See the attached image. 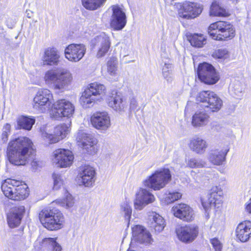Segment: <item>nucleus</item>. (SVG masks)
<instances>
[{
    "instance_id": "nucleus-1",
    "label": "nucleus",
    "mask_w": 251,
    "mask_h": 251,
    "mask_svg": "<svg viewBox=\"0 0 251 251\" xmlns=\"http://www.w3.org/2000/svg\"><path fill=\"white\" fill-rule=\"evenodd\" d=\"M32 143L27 137H21L9 142L7 155L10 163L17 166L25 165L32 156Z\"/></svg>"
},
{
    "instance_id": "nucleus-2",
    "label": "nucleus",
    "mask_w": 251,
    "mask_h": 251,
    "mask_svg": "<svg viewBox=\"0 0 251 251\" xmlns=\"http://www.w3.org/2000/svg\"><path fill=\"white\" fill-rule=\"evenodd\" d=\"M73 76L71 72L64 68L51 69L44 74V80L48 86H52L53 89L63 92L73 81Z\"/></svg>"
},
{
    "instance_id": "nucleus-3",
    "label": "nucleus",
    "mask_w": 251,
    "mask_h": 251,
    "mask_svg": "<svg viewBox=\"0 0 251 251\" xmlns=\"http://www.w3.org/2000/svg\"><path fill=\"white\" fill-rule=\"evenodd\" d=\"M1 187L5 197L14 201L23 200L29 195L28 187L16 179H5L2 182Z\"/></svg>"
},
{
    "instance_id": "nucleus-4",
    "label": "nucleus",
    "mask_w": 251,
    "mask_h": 251,
    "mask_svg": "<svg viewBox=\"0 0 251 251\" xmlns=\"http://www.w3.org/2000/svg\"><path fill=\"white\" fill-rule=\"evenodd\" d=\"M41 223L50 230H56L61 228L64 222L63 214L56 208H45L39 214Z\"/></svg>"
},
{
    "instance_id": "nucleus-5",
    "label": "nucleus",
    "mask_w": 251,
    "mask_h": 251,
    "mask_svg": "<svg viewBox=\"0 0 251 251\" xmlns=\"http://www.w3.org/2000/svg\"><path fill=\"white\" fill-rule=\"evenodd\" d=\"M172 175L168 168H160L144 181L145 186L155 191L164 188L171 180Z\"/></svg>"
},
{
    "instance_id": "nucleus-6",
    "label": "nucleus",
    "mask_w": 251,
    "mask_h": 251,
    "mask_svg": "<svg viewBox=\"0 0 251 251\" xmlns=\"http://www.w3.org/2000/svg\"><path fill=\"white\" fill-rule=\"evenodd\" d=\"M208 32L216 40L231 39L235 36V29L233 25L225 21H218L211 24L208 27Z\"/></svg>"
},
{
    "instance_id": "nucleus-7",
    "label": "nucleus",
    "mask_w": 251,
    "mask_h": 251,
    "mask_svg": "<svg viewBox=\"0 0 251 251\" xmlns=\"http://www.w3.org/2000/svg\"><path fill=\"white\" fill-rule=\"evenodd\" d=\"M197 100L203 103L205 107L212 112H218L223 105V101L221 98L211 91L200 92L197 96Z\"/></svg>"
},
{
    "instance_id": "nucleus-8",
    "label": "nucleus",
    "mask_w": 251,
    "mask_h": 251,
    "mask_svg": "<svg viewBox=\"0 0 251 251\" xmlns=\"http://www.w3.org/2000/svg\"><path fill=\"white\" fill-rule=\"evenodd\" d=\"M202 10L201 3L186 0L179 4L178 15L182 19L193 20L199 17Z\"/></svg>"
},
{
    "instance_id": "nucleus-9",
    "label": "nucleus",
    "mask_w": 251,
    "mask_h": 251,
    "mask_svg": "<svg viewBox=\"0 0 251 251\" xmlns=\"http://www.w3.org/2000/svg\"><path fill=\"white\" fill-rule=\"evenodd\" d=\"M69 131L68 126L65 124L55 126L52 133L50 132L47 126H43L40 129L42 139L49 144L58 142L65 137Z\"/></svg>"
},
{
    "instance_id": "nucleus-10",
    "label": "nucleus",
    "mask_w": 251,
    "mask_h": 251,
    "mask_svg": "<svg viewBox=\"0 0 251 251\" xmlns=\"http://www.w3.org/2000/svg\"><path fill=\"white\" fill-rule=\"evenodd\" d=\"M198 75L201 81L209 85L215 84L220 78L219 75L214 67L206 62L199 65Z\"/></svg>"
},
{
    "instance_id": "nucleus-11",
    "label": "nucleus",
    "mask_w": 251,
    "mask_h": 251,
    "mask_svg": "<svg viewBox=\"0 0 251 251\" xmlns=\"http://www.w3.org/2000/svg\"><path fill=\"white\" fill-rule=\"evenodd\" d=\"M52 100L53 96L50 90L41 89L37 92L33 99V108L44 113L50 109Z\"/></svg>"
},
{
    "instance_id": "nucleus-12",
    "label": "nucleus",
    "mask_w": 251,
    "mask_h": 251,
    "mask_svg": "<svg viewBox=\"0 0 251 251\" xmlns=\"http://www.w3.org/2000/svg\"><path fill=\"white\" fill-rule=\"evenodd\" d=\"M223 192L219 186H213L206 198L201 199V203L205 211L212 206L219 208L222 206Z\"/></svg>"
},
{
    "instance_id": "nucleus-13",
    "label": "nucleus",
    "mask_w": 251,
    "mask_h": 251,
    "mask_svg": "<svg viewBox=\"0 0 251 251\" xmlns=\"http://www.w3.org/2000/svg\"><path fill=\"white\" fill-rule=\"evenodd\" d=\"M75 109V106L72 102L67 100L61 99L54 103L52 115L56 119L62 117L70 118L73 116Z\"/></svg>"
},
{
    "instance_id": "nucleus-14",
    "label": "nucleus",
    "mask_w": 251,
    "mask_h": 251,
    "mask_svg": "<svg viewBox=\"0 0 251 251\" xmlns=\"http://www.w3.org/2000/svg\"><path fill=\"white\" fill-rule=\"evenodd\" d=\"M79 146L83 151L90 154H95L97 151V140L92 134L82 131H79L76 138Z\"/></svg>"
},
{
    "instance_id": "nucleus-15",
    "label": "nucleus",
    "mask_w": 251,
    "mask_h": 251,
    "mask_svg": "<svg viewBox=\"0 0 251 251\" xmlns=\"http://www.w3.org/2000/svg\"><path fill=\"white\" fill-rule=\"evenodd\" d=\"M74 159L73 152L69 150L58 149L52 153V162L58 168L70 167L73 164Z\"/></svg>"
},
{
    "instance_id": "nucleus-16",
    "label": "nucleus",
    "mask_w": 251,
    "mask_h": 251,
    "mask_svg": "<svg viewBox=\"0 0 251 251\" xmlns=\"http://www.w3.org/2000/svg\"><path fill=\"white\" fill-rule=\"evenodd\" d=\"M155 200V197L149 190L140 188L135 193L134 207L137 210H141L146 205L153 202Z\"/></svg>"
},
{
    "instance_id": "nucleus-17",
    "label": "nucleus",
    "mask_w": 251,
    "mask_h": 251,
    "mask_svg": "<svg viewBox=\"0 0 251 251\" xmlns=\"http://www.w3.org/2000/svg\"><path fill=\"white\" fill-rule=\"evenodd\" d=\"M110 46L109 37L104 33L97 36L91 41L92 47L97 50L98 58L104 56L108 52Z\"/></svg>"
},
{
    "instance_id": "nucleus-18",
    "label": "nucleus",
    "mask_w": 251,
    "mask_h": 251,
    "mask_svg": "<svg viewBox=\"0 0 251 251\" xmlns=\"http://www.w3.org/2000/svg\"><path fill=\"white\" fill-rule=\"evenodd\" d=\"M112 14L110 18V26L115 30H122L126 24V17L123 9L118 5L111 6Z\"/></svg>"
},
{
    "instance_id": "nucleus-19",
    "label": "nucleus",
    "mask_w": 251,
    "mask_h": 251,
    "mask_svg": "<svg viewBox=\"0 0 251 251\" xmlns=\"http://www.w3.org/2000/svg\"><path fill=\"white\" fill-rule=\"evenodd\" d=\"M178 239L184 243H190L194 241L199 233L197 226L189 225L185 226H178L176 229Z\"/></svg>"
},
{
    "instance_id": "nucleus-20",
    "label": "nucleus",
    "mask_w": 251,
    "mask_h": 251,
    "mask_svg": "<svg viewBox=\"0 0 251 251\" xmlns=\"http://www.w3.org/2000/svg\"><path fill=\"white\" fill-rule=\"evenodd\" d=\"M108 106L114 111L122 114L127 108L128 103L124 97L117 92H112L107 98Z\"/></svg>"
},
{
    "instance_id": "nucleus-21",
    "label": "nucleus",
    "mask_w": 251,
    "mask_h": 251,
    "mask_svg": "<svg viewBox=\"0 0 251 251\" xmlns=\"http://www.w3.org/2000/svg\"><path fill=\"white\" fill-rule=\"evenodd\" d=\"M90 122L94 127L100 130L105 131L111 125L110 116L105 111L94 113L90 118Z\"/></svg>"
},
{
    "instance_id": "nucleus-22",
    "label": "nucleus",
    "mask_w": 251,
    "mask_h": 251,
    "mask_svg": "<svg viewBox=\"0 0 251 251\" xmlns=\"http://www.w3.org/2000/svg\"><path fill=\"white\" fill-rule=\"evenodd\" d=\"M86 50L83 44H70L65 49V57L72 62H78L84 56Z\"/></svg>"
},
{
    "instance_id": "nucleus-23",
    "label": "nucleus",
    "mask_w": 251,
    "mask_h": 251,
    "mask_svg": "<svg viewBox=\"0 0 251 251\" xmlns=\"http://www.w3.org/2000/svg\"><path fill=\"white\" fill-rule=\"evenodd\" d=\"M174 215L186 222L192 221L194 218V214L192 209L188 205L180 203L174 206L172 208Z\"/></svg>"
},
{
    "instance_id": "nucleus-24",
    "label": "nucleus",
    "mask_w": 251,
    "mask_h": 251,
    "mask_svg": "<svg viewBox=\"0 0 251 251\" xmlns=\"http://www.w3.org/2000/svg\"><path fill=\"white\" fill-rule=\"evenodd\" d=\"M78 175L81 179V182L86 187L92 186L96 179L95 169L89 165L82 166Z\"/></svg>"
},
{
    "instance_id": "nucleus-25",
    "label": "nucleus",
    "mask_w": 251,
    "mask_h": 251,
    "mask_svg": "<svg viewBox=\"0 0 251 251\" xmlns=\"http://www.w3.org/2000/svg\"><path fill=\"white\" fill-rule=\"evenodd\" d=\"M235 235L241 242H248L251 238V222L245 221L240 223L236 228Z\"/></svg>"
},
{
    "instance_id": "nucleus-26",
    "label": "nucleus",
    "mask_w": 251,
    "mask_h": 251,
    "mask_svg": "<svg viewBox=\"0 0 251 251\" xmlns=\"http://www.w3.org/2000/svg\"><path fill=\"white\" fill-rule=\"evenodd\" d=\"M25 212V208L23 205L13 208L7 214V220L8 226L11 228L19 226Z\"/></svg>"
},
{
    "instance_id": "nucleus-27",
    "label": "nucleus",
    "mask_w": 251,
    "mask_h": 251,
    "mask_svg": "<svg viewBox=\"0 0 251 251\" xmlns=\"http://www.w3.org/2000/svg\"><path fill=\"white\" fill-rule=\"evenodd\" d=\"M132 236L134 240L145 244H150L152 242L151 234L143 226L136 225L132 228Z\"/></svg>"
},
{
    "instance_id": "nucleus-28",
    "label": "nucleus",
    "mask_w": 251,
    "mask_h": 251,
    "mask_svg": "<svg viewBox=\"0 0 251 251\" xmlns=\"http://www.w3.org/2000/svg\"><path fill=\"white\" fill-rule=\"evenodd\" d=\"M60 55L58 50L54 48H48L42 56L43 64L48 66H56L59 62Z\"/></svg>"
},
{
    "instance_id": "nucleus-29",
    "label": "nucleus",
    "mask_w": 251,
    "mask_h": 251,
    "mask_svg": "<svg viewBox=\"0 0 251 251\" xmlns=\"http://www.w3.org/2000/svg\"><path fill=\"white\" fill-rule=\"evenodd\" d=\"M228 149H218L211 150L207 155V159L213 165L220 166L225 161Z\"/></svg>"
},
{
    "instance_id": "nucleus-30",
    "label": "nucleus",
    "mask_w": 251,
    "mask_h": 251,
    "mask_svg": "<svg viewBox=\"0 0 251 251\" xmlns=\"http://www.w3.org/2000/svg\"><path fill=\"white\" fill-rule=\"evenodd\" d=\"M149 216L151 227L156 232L159 233L162 231L166 226L164 218L154 212H150Z\"/></svg>"
},
{
    "instance_id": "nucleus-31",
    "label": "nucleus",
    "mask_w": 251,
    "mask_h": 251,
    "mask_svg": "<svg viewBox=\"0 0 251 251\" xmlns=\"http://www.w3.org/2000/svg\"><path fill=\"white\" fill-rule=\"evenodd\" d=\"M189 147L195 153L198 154H202L205 152L208 144L204 139L201 137H197L190 140Z\"/></svg>"
},
{
    "instance_id": "nucleus-32",
    "label": "nucleus",
    "mask_w": 251,
    "mask_h": 251,
    "mask_svg": "<svg viewBox=\"0 0 251 251\" xmlns=\"http://www.w3.org/2000/svg\"><path fill=\"white\" fill-rule=\"evenodd\" d=\"M209 116L204 111H197L192 118V125L195 127H203L206 126L209 121Z\"/></svg>"
},
{
    "instance_id": "nucleus-33",
    "label": "nucleus",
    "mask_w": 251,
    "mask_h": 251,
    "mask_svg": "<svg viewBox=\"0 0 251 251\" xmlns=\"http://www.w3.org/2000/svg\"><path fill=\"white\" fill-rule=\"evenodd\" d=\"M85 90L97 98L106 92L105 87L103 84L97 82L90 84Z\"/></svg>"
},
{
    "instance_id": "nucleus-34",
    "label": "nucleus",
    "mask_w": 251,
    "mask_h": 251,
    "mask_svg": "<svg viewBox=\"0 0 251 251\" xmlns=\"http://www.w3.org/2000/svg\"><path fill=\"white\" fill-rule=\"evenodd\" d=\"M97 100H98L97 98L91 95L90 93L85 90L82 93L81 96L80 98V102L82 106L85 108L92 107Z\"/></svg>"
},
{
    "instance_id": "nucleus-35",
    "label": "nucleus",
    "mask_w": 251,
    "mask_h": 251,
    "mask_svg": "<svg viewBox=\"0 0 251 251\" xmlns=\"http://www.w3.org/2000/svg\"><path fill=\"white\" fill-rule=\"evenodd\" d=\"M210 14L213 16L226 17L228 15L226 10L223 7L218 1L212 2L210 10Z\"/></svg>"
},
{
    "instance_id": "nucleus-36",
    "label": "nucleus",
    "mask_w": 251,
    "mask_h": 251,
    "mask_svg": "<svg viewBox=\"0 0 251 251\" xmlns=\"http://www.w3.org/2000/svg\"><path fill=\"white\" fill-rule=\"evenodd\" d=\"M65 192V197L63 199H57L52 203H55L66 208L72 207L75 204V200L73 196L64 189Z\"/></svg>"
},
{
    "instance_id": "nucleus-37",
    "label": "nucleus",
    "mask_w": 251,
    "mask_h": 251,
    "mask_svg": "<svg viewBox=\"0 0 251 251\" xmlns=\"http://www.w3.org/2000/svg\"><path fill=\"white\" fill-rule=\"evenodd\" d=\"M54 239V238H38L34 243V247L37 250L49 249L50 248Z\"/></svg>"
},
{
    "instance_id": "nucleus-38",
    "label": "nucleus",
    "mask_w": 251,
    "mask_h": 251,
    "mask_svg": "<svg viewBox=\"0 0 251 251\" xmlns=\"http://www.w3.org/2000/svg\"><path fill=\"white\" fill-rule=\"evenodd\" d=\"M83 6L90 10H96L102 6L106 0H81Z\"/></svg>"
},
{
    "instance_id": "nucleus-39",
    "label": "nucleus",
    "mask_w": 251,
    "mask_h": 251,
    "mask_svg": "<svg viewBox=\"0 0 251 251\" xmlns=\"http://www.w3.org/2000/svg\"><path fill=\"white\" fill-rule=\"evenodd\" d=\"M120 212V214L124 217L128 225L132 214V208L129 202L125 201L121 203Z\"/></svg>"
},
{
    "instance_id": "nucleus-40",
    "label": "nucleus",
    "mask_w": 251,
    "mask_h": 251,
    "mask_svg": "<svg viewBox=\"0 0 251 251\" xmlns=\"http://www.w3.org/2000/svg\"><path fill=\"white\" fill-rule=\"evenodd\" d=\"M35 120L33 118L26 116H22L18 120V125L21 128L29 130L34 124Z\"/></svg>"
},
{
    "instance_id": "nucleus-41",
    "label": "nucleus",
    "mask_w": 251,
    "mask_h": 251,
    "mask_svg": "<svg viewBox=\"0 0 251 251\" xmlns=\"http://www.w3.org/2000/svg\"><path fill=\"white\" fill-rule=\"evenodd\" d=\"M191 44L198 48H201L206 44V39L203 34H194L192 35L190 39Z\"/></svg>"
},
{
    "instance_id": "nucleus-42",
    "label": "nucleus",
    "mask_w": 251,
    "mask_h": 251,
    "mask_svg": "<svg viewBox=\"0 0 251 251\" xmlns=\"http://www.w3.org/2000/svg\"><path fill=\"white\" fill-rule=\"evenodd\" d=\"M186 166L190 168H202L206 165V162L201 159L190 158L186 160Z\"/></svg>"
},
{
    "instance_id": "nucleus-43",
    "label": "nucleus",
    "mask_w": 251,
    "mask_h": 251,
    "mask_svg": "<svg viewBox=\"0 0 251 251\" xmlns=\"http://www.w3.org/2000/svg\"><path fill=\"white\" fill-rule=\"evenodd\" d=\"M172 65L170 63H165L162 68V75L164 78L168 82H171L173 80Z\"/></svg>"
},
{
    "instance_id": "nucleus-44",
    "label": "nucleus",
    "mask_w": 251,
    "mask_h": 251,
    "mask_svg": "<svg viewBox=\"0 0 251 251\" xmlns=\"http://www.w3.org/2000/svg\"><path fill=\"white\" fill-rule=\"evenodd\" d=\"M118 61L114 57H110L107 63V72L111 75H115L117 71Z\"/></svg>"
},
{
    "instance_id": "nucleus-45",
    "label": "nucleus",
    "mask_w": 251,
    "mask_h": 251,
    "mask_svg": "<svg viewBox=\"0 0 251 251\" xmlns=\"http://www.w3.org/2000/svg\"><path fill=\"white\" fill-rule=\"evenodd\" d=\"M52 179L53 180V190H58L62 187H63L64 179L61 175L55 173L53 174Z\"/></svg>"
},
{
    "instance_id": "nucleus-46",
    "label": "nucleus",
    "mask_w": 251,
    "mask_h": 251,
    "mask_svg": "<svg viewBox=\"0 0 251 251\" xmlns=\"http://www.w3.org/2000/svg\"><path fill=\"white\" fill-rule=\"evenodd\" d=\"M212 56L215 58L226 59L229 57V53L226 49H221L215 50L212 54Z\"/></svg>"
},
{
    "instance_id": "nucleus-47",
    "label": "nucleus",
    "mask_w": 251,
    "mask_h": 251,
    "mask_svg": "<svg viewBox=\"0 0 251 251\" xmlns=\"http://www.w3.org/2000/svg\"><path fill=\"white\" fill-rule=\"evenodd\" d=\"M182 194L178 192L169 193L165 197V201L167 203H170L180 199Z\"/></svg>"
},
{
    "instance_id": "nucleus-48",
    "label": "nucleus",
    "mask_w": 251,
    "mask_h": 251,
    "mask_svg": "<svg viewBox=\"0 0 251 251\" xmlns=\"http://www.w3.org/2000/svg\"><path fill=\"white\" fill-rule=\"evenodd\" d=\"M11 126L9 124H6L3 127L2 133L1 135V139L3 143H6L8 138L9 134L10 132Z\"/></svg>"
},
{
    "instance_id": "nucleus-49",
    "label": "nucleus",
    "mask_w": 251,
    "mask_h": 251,
    "mask_svg": "<svg viewBox=\"0 0 251 251\" xmlns=\"http://www.w3.org/2000/svg\"><path fill=\"white\" fill-rule=\"evenodd\" d=\"M210 243L215 251H221L223 245L218 238H214L211 239Z\"/></svg>"
},
{
    "instance_id": "nucleus-50",
    "label": "nucleus",
    "mask_w": 251,
    "mask_h": 251,
    "mask_svg": "<svg viewBox=\"0 0 251 251\" xmlns=\"http://www.w3.org/2000/svg\"><path fill=\"white\" fill-rule=\"evenodd\" d=\"M6 24L7 26L9 28H12L16 23V21L15 18L8 17L6 20Z\"/></svg>"
},
{
    "instance_id": "nucleus-51",
    "label": "nucleus",
    "mask_w": 251,
    "mask_h": 251,
    "mask_svg": "<svg viewBox=\"0 0 251 251\" xmlns=\"http://www.w3.org/2000/svg\"><path fill=\"white\" fill-rule=\"evenodd\" d=\"M56 238L54 239L50 246L52 251H62L61 246L56 241Z\"/></svg>"
},
{
    "instance_id": "nucleus-52",
    "label": "nucleus",
    "mask_w": 251,
    "mask_h": 251,
    "mask_svg": "<svg viewBox=\"0 0 251 251\" xmlns=\"http://www.w3.org/2000/svg\"><path fill=\"white\" fill-rule=\"evenodd\" d=\"M233 90L234 91L235 95L238 96L243 91V88L240 84L239 83H237L234 85L233 87Z\"/></svg>"
},
{
    "instance_id": "nucleus-53",
    "label": "nucleus",
    "mask_w": 251,
    "mask_h": 251,
    "mask_svg": "<svg viewBox=\"0 0 251 251\" xmlns=\"http://www.w3.org/2000/svg\"><path fill=\"white\" fill-rule=\"evenodd\" d=\"M137 106V102L134 98H132L130 100V108L134 110Z\"/></svg>"
},
{
    "instance_id": "nucleus-54",
    "label": "nucleus",
    "mask_w": 251,
    "mask_h": 251,
    "mask_svg": "<svg viewBox=\"0 0 251 251\" xmlns=\"http://www.w3.org/2000/svg\"><path fill=\"white\" fill-rule=\"evenodd\" d=\"M245 206V211L247 213H248L249 214H251V198L246 203Z\"/></svg>"
},
{
    "instance_id": "nucleus-55",
    "label": "nucleus",
    "mask_w": 251,
    "mask_h": 251,
    "mask_svg": "<svg viewBox=\"0 0 251 251\" xmlns=\"http://www.w3.org/2000/svg\"><path fill=\"white\" fill-rule=\"evenodd\" d=\"M40 165V162L35 159H33L31 162V165L33 169H36Z\"/></svg>"
},
{
    "instance_id": "nucleus-56",
    "label": "nucleus",
    "mask_w": 251,
    "mask_h": 251,
    "mask_svg": "<svg viewBox=\"0 0 251 251\" xmlns=\"http://www.w3.org/2000/svg\"><path fill=\"white\" fill-rule=\"evenodd\" d=\"M189 106H190V104H189V103H188V104H187V105H186V108H185V111H186V110H188Z\"/></svg>"
},
{
    "instance_id": "nucleus-57",
    "label": "nucleus",
    "mask_w": 251,
    "mask_h": 251,
    "mask_svg": "<svg viewBox=\"0 0 251 251\" xmlns=\"http://www.w3.org/2000/svg\"><path fill=\"white\" fill-rule=\"evenodd\" d=\"M26 13H27V16L28 17V18H30V14L29 13H28V11H26Z\"/></svg>"
}]
</instances>
